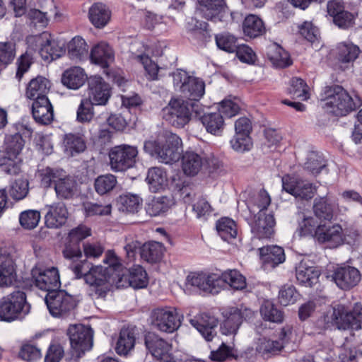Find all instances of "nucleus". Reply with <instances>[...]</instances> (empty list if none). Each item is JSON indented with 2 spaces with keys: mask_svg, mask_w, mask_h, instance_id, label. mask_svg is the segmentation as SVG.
<instances>
[{
  "mask_svg": "<svg viewBox=\"0 0 362 362\" xmlns=\"http://www.w3.org/2000/svg\"><path fill=\"white\" fill-rule=\"evenodd\" d=\"M40 220V213L37 210H25L19 216L21 226L27 230H32L37 227Z\"/></svg>",
  "mask_w": 362,
  "mask_h": 362,
  "instance_id": "obj_62",
  "label": "nucleus"
},
{
  "mask_svg": "<svg viewBox=\"0 0 362 362\" xmlns=\"http://www.w3.org/2000/svg\"><path fill=\"white\" fill-rule=\"evenodd\" d=\"M323 320L326 328L335 325L339 329H360L362 327V305L356 303L350 309L344 305L337 304Z\"/></svg>",
  "mask_w": 362,
  "mask_h": 362,
  "instance_id": "obj_4",
  "label": "nucleus"
},
{
  "mask_svg": "<svg viewBox=\"0 0 362 362\" xmlns=\"http://www.w3.org/2000/svg\"><path fill=\"white\" fill-rule=\"evenodd\" d=\"M266 54L272 64L277 68H285L292 64L289 54L276 43H272L267 47Z\"/></svg>",
  "mask_w": 362,
  "mask_h": 362,
  "instance_id": "obj_36",
  "label": "nucleus"
},
{
  "mask_svg": "<svg viewBox=\"0 0 362 362\" xmlns=\"http://www.w3.org/2000/svg\"><path fill=\"white\" fill-rule=\"evenodd\" d=\"M243 30L245 36L255 38L265 33L262 20L256 15L250 14L245 17L243 23Z\"/></svg>",
  "mask_w": 362,
  "mask_h": 362,
  "instance_id": "obj_44",
  "label": "nucleus"
},
{
  "mask_svg": "<svg viewBox=\"0 0 362 362\" xmlns=\"http://www.w3.org/2000/svg\"><path fill=\"white\" fill-rule=\"evenodd\" d=\"M93 104L90 100L83 99L76 111V120L80 123H89L94 117Z\"/></svg>",
  "mask_w": 362,
  "mask_h": 362,
  "instance_id": "obj_60",
  "label": "nucleus"
},
{
  "mask_svg": "<svg viewBox=\"0 0 362 362\" xmlns=\"http://www.w3.org/2000/svg\"><path fill=\"white\" fill-rule=\"evenodd\" d=\"M51 87L50 81L43 76H37L30 80L27 86L25 96L30 100L47 98V95Z\"/></svg>",
  "mask_w": 362,
  "mask_h": 362,
  "instance_id": "obj_33",
  "label": "nucleus"
},
{
  "mask_svg": "<svg viewBox=\"0 0 362 362\" xmlns=\"http://www.w3.org/2000/svg\"><path fill=\"white\" fill-rule=\"evenodd\" d=\"M216 230L221 238L228 242L235 239L238 234L235 221L229 218L218 220L216 223Z\"/></svg>",
  "mask_w": 362,
  "mask_h": 362,
  "instance_id": "obj_50",
  "label": "nucleus"
},
{
  "mask_svg": "<svg viewBox=\"0 0 362 362\" xmlns=\"http://www.w3.org/2000/svg\"><path fill=\"white\" fill-rule=\"evenodd\" d=\"M71 354L76 359L93 346V332L90 328L83 325H73L68 329Z\"/></svg>",
  "mask_w": 362,
  "mask_h": 362,
  "instance_id": "obj_12",
  "label": "nucleus"
},
{
  "mask_svg": "<svg viewBox=\"0 0 362 362\" xmlns=\"http://www.w3.org/2000/svg\"><path fill=\"white\" fill-rule=\"evenodd\" d=\"M197 11L206 20L213 22L227 21L229 16L234 18L235 13L230 12L224 0H197Z\"/></svg>",
  "mask_w": 362,
  "mask_h": 362,
  "instance_id": "obj_14",
  "label": "nucleus"
},
{
  "mask_svg": "<svg viewBox=\"0 0 362 362\" xmlns=\"http://www.w3.org/2000/svg\"><path fill=\"white\" fill-rule=\"evenodd\" d=\"M328 14L333 18L335 25L341 28H346L354 24V16L345 11L344 3L342 0H330L327 2Z\"/></svg>",
  "mask_w": 362,
  "mask_h": 362,
  "instance_id": "obj_26",
  "label": "nucleus"
},
{
  "mask_svg": "<svg viewBox=\"0 0 362 362\" xmlns=\"http://www.w3.org/2000/svg\"><path fill=\"white\" fill-rule=\"evenodd\" d=\"M320 270L309 265L307 261H301L296 268V277L300 284L311 287L317 282Z\"/></svg>",
  "mask_w": 362,
  "mask_h": 362,
  "instance_id": "obj_32",
  "label": "nucleus"
},
{
  "mask_svg": "<svg viewBox=\"0 0 362 362\" xmlns=\"http://www.w3.org/2000/svg\"><path fill=\"white\" fill-rule=\"evenodd\" d=\"M32 114L35 120L42 124H48L54 117V111L48 98H39L33 101Z\"/></svg>",
  "mask_w": 362,
  "mask_h": 362,
  "instance_id": "obj_31",
  "label": "nucleus"
},
{
  "mask_svg": "<svg viewBox=\"0 0 362 362\" xmlns=\"http://www.w3.org/2000/svg\"><path fill=\"white\" fill-rule=\"evenodd\" d=\"M30 310V306L26 303L25 293L21 291H15L0 301V320L12 322L22 319Z\"/></svg>",
  "mask_w": 362,
  "mask_h": 362,
  "instance_id": "obj_6",
  "label": "nucleus"
},
{
  "mask_svg": "<svg viewBox=\"0 0 362 362\" xmlns=\"http://www.w3.org/2000/svg\"><path fill=\"white\" fill-rule=\"evenodd\" d=\"M201 121L207 132L220 136L224 128V120L220 112L204 114Z\"/></svg>",
  "mask_w": 362,
  "mask_h": 362,
  "instance_id": "obj_45",
  "label": "nucleus"
},
{
  "mask_svg": "<svg viewBox=\"0 0 362 362\" xmlns=\"http://www.w3.org/2000/svg\"><path fill=\"white\" fill-rule=\"evenodd\" d=\"M324 95L323 108L336 116H344L357 107L354 98L341 86L327 87Z\"/></svg>",
  "mask_w": 362,
  "mask_h": 362,
  "instance_id": "obj_5",
  "label": "nucleus"
},
{
  "mask_svg": "<svg viewBox=\"0 0 362 362\" xmlns=\"http://www.w3.org/2000/svg\"><path fill=\"white\" fill-rule=\"evenodd\" d=\"M207 154L203 151H186L182 156V169L189 176L197 175L205 166Z\"/></svg>",
  "mask_w": 362,
  "mask_h": 362,
  "instance_id": "obj_25",
  "label": "nucleus"
},
{
  "mask_svg": "<svg viewBox=\"0 0 362 362\" xmlns=\"http://www.w3.org/2000/svg\"><path fill=\"white\" fill-rule=\"evenodd\" d=\"M282 187L286 192L302 200L311 199L317 192L313 184L288 175L283 177Z\"/></svg>",
  "mask_w": 362,
  "mask_h": 362,
  "instance_id": "obj_18",
  "label": "nucleus"
},
{
  "mask_svg": "<svg viewBox=\"0 0 362 362\" xmlns=\"http://www.w3.org/2000/svg\"><path fill=\"white\" fill-rule=\"evenodd\" d=\"M29 183L26 179L18 178L12 182L9 187V194L12 199L19 201L23 199L28 194Z\"/></svg>",
  "mask_w": 362,
  "mask_h": 362,
  "instance_id": "obj_58",
  "label": "nucleus"
},
{
  "mask_svg": "<svg viewBox=\"0 0 362 362\" xmlns=\"http://www.w3.org/2000/svg\"><path fill=\"white\" fill-rule=\"evenodd\" d=\"M186 283L192 286H195L204 291L211 293H217V274H206L204 272H192L186 279Z\"/></svg>",
  "mask_w": 362,
  "mask_h": 362,
  "instance_id": "obj_27",
  "label": "nucleus"
},
{
  "mask_svg": "<svg viewBox=\"0 0 362 362\" xmlns=\"http://www.w3.org/2000/svg\"><path fill=\"white\" fill-rule=\"evenodd\" d=\"M342 227L339 223L327 225L322 223L318 226L316 231L315 240L327 247L337 248L343 245Z\"/></svg>",
  "mask_w": 362,
  "mask_h": 362,
  "instance_id": "obj_19",
  "label": "nucleus"
},
{
  "mask_svg": "<svg viewBox=\"0 0 362 362\" xmlns=\"http://www.w3.org/2000/svg\"><path fill=\"white\" fill-rule=\"evenodd\" d=\"M117 276L110 274L108 268L99 265L92 267L90 273L86 277V283L95 289V293L98 296H104L110 286L115 285L117 287Z\"/></svg>",
  "mask_w": 362,
  "mask_h": 362,
  "instance_id": "obj_13",
  "label": "nucleus"
},
{
  "mask_svg": "<svg viewBox=\"0 0 362 362\" xmlns=\"http://www.w3.org/2000/svg\"><path fill=\"white\" fill-rule=\"evenodd\" d=\"M32 278L39 289L50 293L60 286L58 269L54 267L43 268L36 266L32 269Z\"/></svg>",
  "mask_w": 362,
  "mask_h": 362,
  "instance_id": "obj_15",
  "label": "nucleus"
},
{
  "mask_svg": "<svg viewBox=\"0 0 362 362\" xmlns=\"http://www.w3.org/2000/svg\"><path fill=\"white\" fill-rule=\"evenodd\" d=\"M16 278L15 264L11 256L0 255V287L11 286Z\"/></svg>",
  "mask_w": 362,
  "mask_h": 362,
  "instance_id": "obj_37",
  "label": "nucleus"
},
{
  "mask_svg": "<svg viewBox=\"0 0 362 362\" xmlns=\"http://www.w3.org/2000/svg\"><path fill=\"white\" fill-rule=\"evenodd\" d=\"M146 180L150 190L155 193L165 189L168 185L166 172L158 167L151 168L148 170Z\"/></svg>",
  "mask_w": 362,
  "mask_h": 362,
  "instance_id": "obj_42",
  "label": "nucleus"
},
{
  "mask_svg": "<svg viewBox=\"0 0 362 362\" xmlns=\"http://www.w3.org/2000/svg\"><path fill=\"white\" fill-rule=\"evenodd\" d=\"M288 93L293 98H299L306 100L309 98L308 86L304 81L300 78H293L290 81Z\"/></svg>",
  "mask_w": 362,
  "mask_h": 362,
  "instance_id": "obj_63",
  "label": "nucleus"
},
{
  "mask_svg": "<svg viewBox=\"0 0 362 362\" xmlns=\"http://www.w3.org/2000/svg\"><path fill=\"white\" fill-rule=\"evenodd\" d=\"M45 222L47 228H59L64 226L68 218V211L63 202L54 203L46 206Z\"/></svg>",
  "mask_w": 362,
  "mask_h": 362,
  "instance_id": "obj_28",
  "label": "nucleus"
},
{
  "mask_svg": "<svg viewBox=\"0 0 362 362\" xmlns=\"http://www.w3.org/2000/svg\"><path fill=\"white\" fill-rule=\"evenodd\" d=\"M136 337L134 330L130 327L121 329L115 346V351L120 356L127 355L134 347Z\"/></svg>",
  "mask_w": 362,
  "mask_h": 362,
  "instance_id": "obj_39",
  "label": "nucleus"
},
{
  "mask_svg": "<svg viewBox=\"0 0 362 362\" xmlns=\"http://www.w3.org/2000/svg\"><path fill=\"white\" fill-rule=\"evenodd\" d=\"M362 50L350 42L339 43L337 47V58L342 63H349L356 60Z\"/></svg>",
  "mask_w": 362,
  "mask_h": 362,
  "instance_id": "obj_47",
  "label": "nucleus"
},
{
  "mask_svg": "<svg viewBox=\"0 0 362 362\" xmlns=\"http://www.w3.org/2000/svg\"><path fill=\"white\" fill-rule=\"evenodd\" d=\"M148 285L146 272L139 265L129 269L128 274H122L117 281V288L131 286L135 289L145 288Z\"/></svg>",
  "mask_w": 362,
  "mask_h": 362,
  "instance_id": "obj_24",
  "label": "nucleus"
},
{
  "mask_svg": "<svg viewBox=\"0 0 362 362\" xmlns=\"http://www.w3.org/2000/svg\"><path fill=\"white\" fill-rule=\"evenodd\" d=\"M334 208V202L327 194L325 196H318L314 199L312 209L315 217L322 223L324 221L332 220Z\"/></svg>",
  "mask_w": 362,
  "mask_h": 362,
  "instance_id": "obj_30",
  "label": "nucleus"
},
{
  "mask_svg": "<svg viewBox=\"0 0 362 362\" xmlns=\"http://www.w3.org/2000/svg\"><path fill=\"white\" fill-rule=\"evenodd\" d=\"M260 313L264 320L272 322H281L283 313L269 300H265L261 305Z\"/></svg>",
  "mask_w": 362,
  "mask_h": 362,
  "instance_id": "obj_57",
  "label": "nucleus"
},
{
  "mask_svg": "<svg viewBox=\"0 0 362 362\" xmlns=\"http://www.w3.org/2000/svg\"><path fill=\"white\" fill-rule=\"evenodd\" d=\"M88 45L82 37L76 36L68 43L67 54L76 62L81 61L88 54Z\"/></svg>",
  "mask_w": 362,
  "mask_h": 362,
  "instance_id": "obj_48",
  "label": "nucleus"
},
{
  "mask_svg": "<svg viewBox=\"0 0 362 362\" xmlns=\"http://www.w3.org/2000/svg\"><path fill=\"white\" fill-rule=\"evenodd\" d=\"M90 58L93 63L106 68L114 60V52L108 44L100 42L91 49Z\"/></svg>",
  "mask_w": 362,
  "mask_h": 362,
  "instance_id": "obj_34",
  "label": "nucleus"
},
{
  "mask_svg": "<svg viewBox=\"0 0 362 362\" xmlns=\"http://www.w3.org/2000/svg\"><path fill=\"white\" fill-rule=\"evenodd\" d=\"M189 322L206 341H212L216 337V327L218 322L214 317L202 314L190 319Z\"/></svg>",
  "mask_w": 362,
  "mask_h": 362,
  "instance_id": "obj_29",
  "label": "nucleus"
},
{
  "mask_svg": "<svg viewBox=\"0 0 362 362\" xmlns=\"http://www.w3.org/2000/svg\"><path fill=\"white\" fill-rule=\"evenodd\" d=\"M174 86L185 97L193 102H199L205 92L204 82L198 78L189 76L182 69L173 74Z\"/></svg>",
  "mask_w": 362,
  "mask_h": 362,
  "instance_id": "obj_8",
  "label": "nucleus"
},
{
  "mask_svg": "<svg viewBox=\"0 0 362 362\" xmlns=\"http://www.w3.org/2000/svg\"><path fill=\"white\" fill-rule=\"evenodd\" d=\"M172 199L166 196L153 197L146 204V213L151 216H157L167 212L173 206Z\"/></svg>",
  "mask_w": 362,
  "mask_h": 362,
  "instance_id": "obj_43",
  "label": "nucleus"
},
{
  "mask_svg": "<svg viewBox=\"0 0 362 362\" xmlns=\"http://www.w3.org/2000/svg\"><path fill=\"white\" fill-rule=\"evenodd\" d=\"M26 42L30 49L37 50L41 57L47 62L59 58L65 52L62 46L59 45L47 32L30 35L27 37Z\"/></svg>",
  "mask_w": 362,
  "mask_h": 362,
  "instance_id": "obj_7",
  "label": "nucleus"
},
{
  "mask_svg": "<svg viewBox=\"0 0 362 362\" xmlns=\"http://www.w3.org/2000/svg\"><path fill=\"white\" fill-rule=\"evenodd\" d=\"M145 345L149 353L161 361H172L171 344L154 333H148L145 337Z\"/></svg>",
  "mask_w": 362,
  "mask_h": 362,
  "instance_id": "obj_20",
  "label": "nucleus"
},
{
  "mask_svg": "<svg viewBox=\"0 0 362 362\" xmlns=\"http://www.w3.org/2000/svg\"><path fill=\"white\" fill-rule=\"evenodd\" d=\"M90 235V230L85 226H79L71 230L62 252L64 258H74L81 255L79 243Z\"/></svg>",
  "mask_w": 362,
  "mask_h": 362,
  "instance_id": "obj_21",
  "label": "nucleus"
},
{
  "mask_svg": "<svg viewBox=\"0 0 362 362\" xmlns=\"http://www.w3.org/2000/svg\"><path fill=\"white\" fill-rule=\"evenodd\" d=\"M217 293L226 285L236 290L243 289L246 286L245 277L237 270H230L221 275L217 274Z\"/></svg>",
  "mask_w": 362,
  "mask_h": 362,
  "instance_id": "obj_38",
  "label": "nucleus"
},
{
  "mask_svg": "<svg viewBox=\"0 0 362 362\" xmlns=\"http://www.w3.org/2000/svg\"><path fill=\"white\" fill-rule=\"evenodd\" d=\"M251 232L258 239H269L274 233L276 221L272 213L258 211L249 222Z\"/></svg>",
  "mask_w": 362,
  "mask_h": 362,
  "instance_id": "obj_17",
  "label": "nucleus"
},
{
  "mask_svg": "<svg viewBox=\"0 0 362 362\" xmlns=\"http://www.w3.org/2000/svg\"><path fill=\"white\" fill-rule=\"evenodd\" d=\"M299 216L302 218L298 221L297 231L300 236L310 235L315 239L316 231L318 230V226L322 223L313 216H305L303 214H299Z\"/></svg>",
  "mask_w": 362,
  "mask_h": 362,
  "instance_id": "obj_53",
  "label": "nucleus"
},
{
  "mask_svg": "<svg viewBox=\"0 0 362 362\" xmlns=\"http://www.w3.org/2000/svg\"><path fill=\"white\" fill-rule=\"evenodd\" d=\"M259 255L264 263L275 267L285 260L284 250L277 245H272L259 248Z\"/></svg>",
  "mask_w": 362,
  "mask_h": 362,
  "instance_id": "obj_46",
  "label": "nucleus"
},
{
  "mask_svg": "<svg viewBox=\"0 0 362 362\" xmlns=\"http://www.w3.org/2000/svg\"><path fill=\"white\" fill-rule=\"evenodd\" d=\"M54 190L58 198L65 199H71L76 192L77 182L76 180L71 176L62 175L59 179L57 180Z\"/></svg>",
  "mask_w": 362,
  "mask_h": 362,
  "instance_id": "obj_41",
  "label": "nucleus"
},
{
  "mask_svg": "<svg viewBox=\"0 0 362 362\" xmlns=\"http://www.w3.org/2000/svg\"><path fill=\"white\" fill-rule=\"evenodd\" d=\"M144 149L160 162L172 164L180 158L182 140L177 134L162 130L155 138L152 137L144 142Z\"/></svg>",
  "mask_w": 362,
  "mask_h": 362,
  "instance_id": "obj_2",
  "label": "nucleus"
},
{
  "mask_svg": "<svg viewBox=\"0 0 362 362\" xmlns=\"http://www.w3.org/2000/svg\"><path fill=\"white\" fill-rule=\"evenodd\" d=\"M82 254L76 257L66 258L70 261L69 264V269L74 272L76 279L83 278L86 281V277L92 268L91 264L87 261L86 259H81Z\"/></svg>",
  "mask_w": 362,
  "mask_h": 362,
  "instance_id": "obj_52",
  "label": "nucleus"
},
{
  "mask_svg": "<svg viewBox=\"0 0 362 362\" xmlns=\"http://www.w3.org/2000/svg\"><path fill=\"white\" fill-rule=\"evenodd\" d=\"M138 156L134 146L122 144L112 148L110 153V165L114 171H124L133 167Z\"/></svg>",
  "mask_w": 362,
  "mask_h": 362,
  "instance_id": "obj_11",
  "label": "nucleus"
},
{
  "mask_svg": "<svg viewBox=\"0 0 362 362\" xmlns=\"http://www.w3.org/2000/svg\"><path fill=\"white\" fill-rule=\"evenodd\" d=\"M87 80V75L80 66H73L66 69L62 74V83L69 89L77 90Z\"/></svg>",
  "mask_w": 362,
  "mask_h": 362,
  "instance_id": "obj_35",
  "label": "nucleus"
},
{
  "mask_svg": "<svg viewBox=\"0 0 362 362\" xmlns=\"http://www.w3.org/2000/svg\"><path fill=\"white\" fill-rule=\"evenodd\" d=\"M65 152L73 156L75 153L83 152L86 149V144L83 139L78 135L69 134L64 139Z\"/></svg>",
  "mask_w": 362,
  "mask_h": 362,
  "instance_id": "obj_55",
  "label": "nucleus"
},
{
  "mask_svg": "<svg viewBox=\"0 0 362 362\" xmlns=\"http://www.w3.org/2000/svg\"><path fill=\"white\" fill-rule=\"evenodd\" d=\"M253 313L248 308H230L223 313L224 320L221 324L220 330L223 335L229 337V341H222L216 351L211 352V358L222 361L232 354V349L236 335L243 320L251 318Z\"/></svg>",
  "mask_w": 362,
  "mask_h": 362,
  "instance_id": "obj_1",
  "label": "nucleus"
},
{
  "mask_svg": "<svg viewBox=\"0 0 362 362\" xmlns=\"http://www.w3.org/2000/svg\"><path fill=\"white\" fill-rule=\"evenodd\" d=\"M283 348V342L263 338L259 340L256 351L262 356L269 357L272 355L277 354Z\"/></svg>",
  "mask_w": 362,
  "mask_h": 362,
  "instance_id": "obj_54",
  "label": "nucleus"
},
{
  "mask_svg": "<svg viewBox=\"0 0 362 362\" xmlns=\"http://www.w3.org/2000/svg\"><path fill=\"white\" fill-rule=\"evenodd\" d=\"M141 199L136 194H127L119 197V210L129 213L137 212L141 206Z\"/></svg>",
  "mask_w": 362,
  "mask_h": 362,
  "instance_id": "obj_64",
  "label": "nucleus"
},
{
  "mask_svg": "<svg viewBox=\"0 0 362 362\" xmlns=\"http://www.w3.org/2000/svg\"><path fill=\"white\" fill-rule=\"evenodd\" d=\"M88 98L96 105H105L110 97V88L100 76H94L88 79Z\"/></svg>",
  "mask_w": 362,
  "mask_h": 362,
  "instance_id": "obj_22",
  "label": "nucleus"
},
{
  "mask_svg": "<svg viewBox=\"0 0 362 362\" xmlns=\"http://www.w3.org/2000/svg\"><path fill=\"white\" fill-rule=\"evenodd\" d=\"M360 272L354 267L342 266L336 268L332 274V279L337 286L343 289L348 290L356 286L361 281Z\"/></svg>",
  "mask_w": 362,
  "mask_h": 362,
  "instance_id": "obj_23",
  "label": "nucleus"
},
{
  "mask_svg": "<svg viewBox=\"0 0 362 362\" xmlns=\"http://www.w3.org/2000/svg\"><path fill=\"white\" fill-rule=\"evenodd\" d=\"M150 317L152 326L163 332L172 333L177 330L181 325L180 317L174 308L165 307L153 309L151 313Z\"/></svg>",
  "mask_w": 362,
  "mask_h": 362,
  "instance_id": "obj_10",
  "label": "nucleus"
},
{
  "mask_svg": "<svg viewBox=\"0 0 362 362\" xmlns=\"http://www.w3.org/2000/svg\"><path fill=\"white\" fill-rule=\"evenodd\" d=\"M45 303L50 314L55 317H66L76 306L74 296L64 290L51 291L45 298Z\"/></svg>",
  "mask_w": 362,
  "mask_h": 362,
  "instance_id": "obj_9",
  "label": "nucleus"
},
{
  "mask_svg": "<svg viewBox=\"0 0 362 362\" xmlns=\"http://www.w3.org/2000/svg\"><path fill=\"white\" fill-rule=\"evenodd\" d=\"M88 17L95 28H103L110 20L111 12L105 5L96 3L90 8Z\"/></svg>",
  "mask_w": 362,
  "mask_h": 362,
  "instance_id": "obj_40",
  "label": "nucleus"
},
{
  "mask_svg": "<svg viewBox=\"0 0 362 362\" xmlns=\"http://www.w3.org/2000/svg\"><path fill=\"white\" fill-rule=\"evenodd\" d=\"M148 49L141 42L132 43L129 49V59L143 65L149 80L158 78V66L148 56Z\"/></svg>",
  "mask_w": 362,
  "mask_h": 362,
  "instance_id": "obj_16",
  "label": "nucleus"
},
{
  "mask_svg": "<svg viewBox=\"0 0 362 362\" xmlns=\"http://www.w3.org/2000/svg\"><path fill=\"white\" fill-rule=\"evenodd\" d=\"M204 112L199 102L182 98L171 99L163 109V118L172 126L182 128L192 119L193 115L201 116Z\"/></svg>",
  "mask_w": 362,
  "mask_h": 362,
  "instance_id": "obj_3",
  "label": "nucleus"
},
{
  "mask_svg": "<svg viewBox=\"0 0 362 362\" xmlns=\"http://www.w3.org/2000/svg\"><path fill=\"white\" fill-rule=\"evenodd\" d=\"M141 258L150 263L159 261L163 256L162 245L158 242H149L142 245L141 247Z\"/></svg>",
  "mask_w": 362,
  "mask_h": 362,
  "instance_id": "obj_49",
  "label": "nucleus"
},
{
  "mask_svg": "<svg viewBox=\"0 0 362 362\" xmlns=\"http://www.w3.org/2000/svg\"><path fill=\"white\" fill-rule=\"evenodd\" d=\"M217 47L227 52H234L237 49V38L229 33H222L215 36Z\"/></svg>",
  "mask_w": 362,
  "mask_h": 362,
  "instance_id": "obj_61",
  "label": "nucleus"
},
{
  "mask_svg": "<svg viewBox=\"0 0 362 362\" xmlns=\"http://www.w3.org/2000/svg\"><path fill=\"white\" fill-rule=\"evenodd\" d=\"M24 146V141L19 134L8 135L5 139V156L18 157Z\"/></svg>",
  "mask_w": 362,
  "mask_h": 362,
  "instance_id": "obj_56",
  "label": "nucleus"
},
{
  "mask_svg": "<svg viewBox=\"0 0 362 362\" xmlns=\"http://www.w3.org/2000/svg\"><path fill=\"white\" fill-rule=\"evenodd\" d=\"M49 4L50 6L49 11L47 10L40 11L36 8H31L28 11L26 16L30 25L39 28H45L48 25V15L53 11L52 8H55L53 1H49Z\"/></svg>",
  "mask_w": 362,
  "mask_h": 362,
  "instance_id": "obj_51",
  "label": "nucleus"
},
{
  "mask_svg": "<svg viewBox=\"0 0 362 362\" xmlns=\"http://www.w3.org/2000/svg\"><path fill=\"white\" fill-rule=\"evenodd\" d=\"M117 183V178L112 174L98 177L95 180V189L99 194H105L112 191Z\"/></svg>",
  "mask_w": 362,
  "mask_h": 362,
  "instance_id": "obj_59",
  "label": "nucleus"
}]
</instances>
